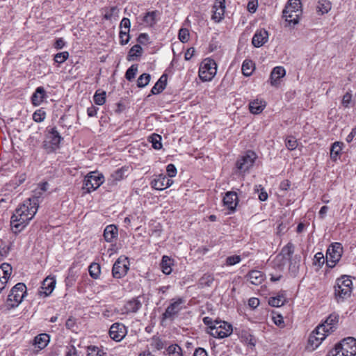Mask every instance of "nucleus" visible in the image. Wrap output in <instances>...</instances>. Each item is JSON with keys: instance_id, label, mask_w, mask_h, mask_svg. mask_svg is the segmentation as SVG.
Here are the masks:
<instances>
[{"instance_id": "obj_1", "label": "nucleus", "mask_w": 356, "mask_h": 356, "mask_svg": "<svg viewBox=\"0 0 356 356\" xmlns=\"http://www.w3.org/2000/svg\"><path fill=\"white\" fill-rule=\"evenodd\" d=\"M40 203V196L33 195L18 206L13 214L10 225L15 234L22 232L36 214Z\"/></svg>"}, {"instance_id": "obj_2", "label": "nucleus", "mask_w": 356, "mask_h": 356, "mask_svg": "<svg viewBox=\"0 0 356 356\" xmlns=\"http://www.w3.org/2000/svg\"><path fill=\"white\" fill-rule=\"evenodd\" d=\"M204 323L208 325L207 332L214 338L223 339L231 335L233 332L232 325L226 321H211L204 318Z\"/></svg>"}, {"instance_id": "obj_3", "label": "nucleus", "mask_w": 356, "mask_h": 356, "mask_svg": "<svg viewBox=\"0 0 356 356\" xmlns=\"http://www.w3.org/2000/svg\"><path fill=\"white\" fill-rule=\"evenodd\" d=\"M334 296L339 302L350 297L353 290V282L348 276L343 275L337 278L334 286Z\"/></svg>"}, {"instance_id": "obj_4", "label": "nucleus", "mask_w": 356, "mask_h": 356, "mask_svg": "<svg viewBox=\"0 0 356 356\" xmlns=\"http://www.w3.org/2000/svg\"><path fill=\"white\" fill-rule=\"evenodd\" d=\"M302 15L300 0H289L283 10V17L289 26L298 24Z\"/></svg>"}, {"instance_id": "obj_5", "label": "nucleus", "mask_w": 356, "mask_h": 356, "mask_svg": "<svg viewBox=\"0 0 356 356\" xmlns=\"http://www.w3.org/2000/svg\"><path fill=\"white\" fill-rule=\"evenodd\" d=\"M332 356H355L356 355V339L348 337L337 344L331 352Z\"/></svg>"}, {"instance_id": "obj_6", "label": "nucleus", "mask_w": 356, "mask_h": 356, "mask_svg": "<svg viewBox=\"0 0 356 356\" xmlns=\"http://www.w3.org/2000/svg\"><path fill=\"white\" fill-rule=\"evenodd\" d=\"M27 293L26 286L22 282L16 284L8 296L6 304L9 308L17 307Z\"/></svg>"}, {"instance_id": "obj_7", "label": "nucleus", "mask_w": 356, "mask_h": 356, "mask_svg": "<svg viewBox=\"0 0 356 356\" xmlns=\"http://www.w3.org/2000/svg\"><path fill=\"white\" fill-rule=\"evenodd\" d=\"M217 72V64L213 59L204 58L200 65L198 75L202 81H210Z\"/></svg>"}, {"instance_id": "obj_8", "label": "nucleus", "mask_w": 356, "mask_h": 356, "mask_svg": "<svg viewBox=\"0 0 356 356\" xmlns=\"http://www.w3.org/2000/svg\"><path fill=\"white\" fill-rule=\"evenodd\" d=\"M62 137L56 127H52L48 132L46 139L44 141L43 147L47 152L51 153L59 147Z\"/></svg>"}, {"instance_id": "obj_9", "label": "nucleus", "mask_w": 356, "mask_h": 356, "mask_svg": "<svg viewBox=\"0 0 356 356\" xmlns=\"http://www.w3.org/2000/svg\"><path fill=\"white\" fill-rule=\"evenodd\" d=\"M104 181V177L102 174L91 172L85 177L82 188L86 192L90 193L99 188Z\"/></svg>"}, {"instance_id": "obj_10", "label": "nucleus", "mask_w": 356, "mask_h": 356, "mask_svg": "<svg viewBox=\"0 0 356 356\" xmlns=\"http://www.w3.org/2000/svg\"><path fill=\"white\" fill-rule=\"evenodd\" d=\"M343 253V247L339 243H332L326 253V264L329 268H333L340 260Z\"/></svg>"}, {"instance_id": "obj_11", "label": "nucleus", "mask_w": 356, "mask_h": 356, "mask_svg": "<svg viewBox=\"0 0 356 356\" xmlns=\"http://www.w3.org/2000/svg\"><path fill=\"white\" fill-rule=\"evenodd\" d=\"M185 300L182 298H173L170 300V305L163 314L164 319H172L185 308Z\"/></svg>"}, {"instance_id": "obj_12", "label": "nucleus", "mask_w": 356, "mask_h": 356, "mask_svg": "<svg viewBox=\"0 0 356 356\" xmlns=\"http://www.w3.org/2000/svg\"><path fill=\"white\" fill-rule=\"evenodd\" d=\"M257 154L252 151H247L236 163V168L241 172H248L254 165L257 159Z\"/></svg>"}, {"instance_id": "obj_13", "label": "nucleus", "mask_w": 356, "mask_h": 356, "mask_svg": "<svg viewBox=\"0 0 356 356\" xmlns=\"http://www.w3.org/2000/svg\"><path fill=\"white\" fill-rule=\"evenodd\" d=\"M159 15L158 10L147 11L137 17L138 26L143 28L153 27L158 22Z\"/></svg>"}, {"instance_id": "obj_14", "label": "nucleus", "mask_w": 356, "mask_h": 356, "mask_svg": "<svg viewBox=\"0 0 356 356\" xmlns=\"http://www.w3.org/2000/svg\"><path fill=\"white\" fill-rule=\"evenodd\" d=\"M327 335L328 334L324 332V328L322 326H317L309 337L307 348L312 350H314Z\"/></svg>"}, {"instance_id": "obj_15", "label": "nucleus", "mask_w": 356, "mask_h": 356, "mask_svg": "<svg viewBox=\"0 0 356 356\" xmlns=\"http://www.w3.org/2000/svg\"><path fill=\"white\" fill-rule=\"evenodd\" d=\"M129 261L128 258L124 256L120 257L115 262L112 269L114 277L120 278L125 275L129 270Z\"/></svg>"}, {"instance_id": "obj_16", "label": "nucleus", "mask_w": 356, "mask_h": 356, "mask_svg": "<svg viewBox=\"0 0 356 356\" xmlns=\"http://www.w3.org/2000/svg\"><path fill=\"white\" fill-rule=\"evenodd\" d=\"M223 205L229 211V213L234 212L238 204V197L236 192L228 191L222 199Z\"/></svg>"}, {"instance_id": "obj_17", "label": "nucleus", "mask_w": 356, "mask_h": 356, "mask_svg": "<svg viewBox=\"0 0 356 356\" xmlns=\"http://www.w3.org/2000/svg\"><path fill=\"white\" fill-rule=\"evenodd\" d=\"M126 334V327L122 323H115L111 326L109 330L110 337L115 341H121Z\"/></svg>"}, {"instance_id": "obj_18", "label": "nucleus", "mask_w": 356, "mask_h": 356, "mask_svg": "<svg viewBox=\"0 0 356 356\" xmlns=\"http://www.w3.org/2000/svg\"><path fill=\"white\" fill-rule=\"evenodd\" d=\"M173 184V181L168 178L165 175L160 174L152 181L151 186L156 190H163L170 187Z\"/></svg>"}, {"instance_id": "obj_19", "label": "nucleus", "mask_w": 356, "mask_h": 356, "mask_svg": "<svg viewBox=\"0 0 356 356\" xmlns=\"http://www.w3.org/2000/svg\"><path fill=\"white\" fill-rule=\"evenodd\" d=\"M12 273V267L4 263L0 266V293L5 289Z\"/></svg>"}, {"instance_id": "obj_20", "label": "nucleus", "mask_w": 356, "mask_h": 356, "mask_svg": "<svg viewBox=\"0 0 356 356\" xmlns=\"http://www.w3.org/2000/svg\"><path fill=\"white\" fill-rule=\"evenodd\" d=\"M339 319V316L338 314L335 313L331 314L326 320L318 326H322L324 328V332L329 334L336 329Z\"/></svg>"}, {"instance_id": "obj_21", "label": "nucleus", "mask_w": 356, "mask_h": 356, "mask_svg": "<svg viewBox=\"0 0 356 356\" xmlns=\"http://www.w3.org/2000/svg\"><path fill=\"white\" fill-rule=\"evenodd\" d=\"M268 39V33L264 29H259L254 33L252 43L256 47H259L264 45Z\"/></svg>"}, {"instance_id": "obj_22", "label": "nucleus", "mask_w": 356, "mask_h": 356, "mask_svg": "<svg viewBox=\"0 0 356 356\" xmlns=\"http://www.w3.org/2000/svg\"><path fill=\"white\" fill-rule=\"evenodd\" d=\"M248 281L254 285L261 284L265 280V274L258 270H252L246 275Z\"/></svg>"}, {"instance_id": "obj_23", "label": "nucleus", "mask_w": 356, "mask_h": 356, "mask_svg": "<svg viewBox=\"0 0 356 356\" xmlns=\"http://www.w3.org/2000/svg\"><path fill=\"white\" fill-rule=\"evenodd\" d=\"M286 71L283 67L277 66L273 68L270 73V84L276 86L280 83V79L285 76Z\"/></svg>"}, {"instance_id": "obj_24", "label": "nucleus", "mask_w": 356, "mask_h": 356, "mask_svg": "<svg viewBox=\"0 0 356 356\" xmlns=\"http://www.w3.org/2000/svg\"><path fill=\"white\" fill-rule=\"evenodd\" d=\"M119 13L120 9L116 6L104 8L102 9L103 17L106 20H117L118 19Z\"/></svg>"}, {"instance_id": "obj_25", "label": "nucleus", "mask_w": 356, "mask_h": 356, "mask_svg": "<svg viewBox=\"0 0 356 356\" xmlns=\"http://www.w3.org/2000/svg\"><path fill=\"white\" fill-rule=\"evenodd\" d=\"M138 44H135V57L140 56L143 53V48L140 45L147 46L149 43V37L147 33H140L137 38Z\"/></svg>"}, {"instance_id": "obj_26", "label": "nucleus", "mask_w": 356, "mask_h": 356, "mask_svg": "<svg viewBox=\"0 0 356 356\" xmlns=\"http://www.w3.org/2000/svg\"><path fill=\"white\" fill-rule=\"evenodd\" d=\"M55 285L56 280L54 278L49 277H46L42 283V291H40V293H44L45 296H49L54 291Z\"/></svg>"}, {"instance_id": "obj_27", "label": "nucleus", "mask_w": 356, "mask_h": 356, "mask_svg": "<svg viewBox=\"0 0 356 356\" xmlns=\"http://www.w3.org/2000/svg\"><path fill=\"white\" fill-rule=\"evenodd\" d=\"M46 97V91L42 86L38 87L31 97V102L34 106H39Z\"/></svg>"}, {"instance_id": "obj_28", "label": "nucleus", "mask_w": 356, "mask_h": 356, "mask_svg": "<svg viewBox=\"0 0 356 356\" xmlns=\"http://www.w3.org/2000/svg\"><path fill=\"white\" fill-rule=\"evenodd\" d=\"M266 106V104L265 101L257 99L250 102L249 109L250 113L253 114H259L263 111Z\"/></svg>"}, {"instance_id": "obj_29", "label": "nucleus", "mask_w": 356, "mask_h": 356, "mask_svg": "<svg viewBox=\"0 0 356 356\" xmlns=\"http://www.w3.org/2000/svg\"><path fill=\"white\" fill-rule=\"evenodd\" d=\"M174 264V260L167 255H163L161 259L160 267L162 272L165 275H170L172 273V266Z\"/></svg>"}, {"instance_id": "obj_30", "label": "nucleus", "mask_w": 356, "mask_h": 356, "mask_svg": "<svg viewBox=\"0 0 356 356\" xmlns=\"http://www.w3.org/2000/svg\"><path fill=\"white\" fill-rule=\"evenodd\" d=\"M332 8V3L328 0H319L316 6V13L323 15L327 13Z\"/></svg>"}, {"instance_id": "obj_31", "label": "nucleus", "mask_w": 356, "mask_h": 356, "mask_svg": "<svg viewBox=\"0 0 356 356\" xmlns=\"http://www.w3.org/2000/svg\"><path fill=\"white\" fill-rule=\"evenodd\" d=\"M164 354L168 356H184L182 348L177 343H172L166 347Z\"/></svg>"}, {"instance_id": "obj_32", "label": "nucleus", "mask_w": 356, "mask_h": 356, "mask_svg": "<svg viewBox=\"0 0 356 356\" xmlns=\"http://www.w3.org/2000/svg\"><path fill=\"white\" fill-rule=\"evenodd\" d=\"M50 340L49 335L47 334H40L34 339V344L40 350L44 348Z\"/></svg>"}, {"instance_id": "obj_33", "label": "nucleus", "mask_w": 356, "mask_h": 356, "mask_svg": "<svg viewBox=\"0 0 356 356\" xmlns=\"http://www.w3.org/2000/svg\"><path fill=\"white\" fill-rule=\"evenodd\" d=\"M118 235L117 227L114 225H110L106 227L104 232V237L107 242H111Z\"/></svg>"}, {"instance_id": "obj_34", "label": "nucleus", "mask_w": 356, "mask_h": 356, "mask_svg": "<svg viewBox=\"0 0 356 356\" xmlns=\"http://www.w3.org/2000/svg\"><path fill=\"white\" fill-rule=\"evenodd\" d=\"M343 145V143L338 141L332 144L330 149V158L332 161H337L340 156Z\"/></svg>"}, {"instance_id": "obj_35", "label": "nucleus", "mask_w": 356, "mask_h": 356, "mask_svg": "<svg viewBox=\"0 0 356 356\" xmlns=\"http://www.w3.org/2000/svg\"><path fill=\"white\" fill-rule=\"evenodd\" d=\"M166 86V76L163 75L159 79V81L154 84L151 90V92L153 95L159 94L165 88Z\"/></svg>"}, {"instance_id": "obj_36", "label": "nucleus", "mask_w": 356, "mask_h": 356, "mask_svg": "<svg viewBox=\"0 0 356 356\" xmlns=\"http://www.w3.org/2000/svg\"><path fill=\"white\" fill-rule=\"evenodd\" d=\"M241 340L245 343L248 346H250L251 348H254L256 343V337L248 331H243L241 334Z\"/></svg>"}, {"instance_id": "obj_37", "label": "nucleus", "mask_w": 356, "mask_h": 356, "mask_svg": "<svg viewBox=\"0 0 356 356\" xmlns=\"http://www.w3.org/2000/svg\"><path fill=\"white\" fill-rule=\"evenodd\" d=\"M255 69L254 63L251 60H245L242 64V73L245 76H250Z\"/></svg>"}, {"instance_id": "obj_38", "label": "nucleus", "mask_w": 356, "mask_h": 356, "mask_svg": "<svg viewBox=\"0 0 356 356\" xmlns=\"http://www.w3.org/2000/svg\"><path fill=\"white\" fill-rule=\"evenodd\" d=\"M293 252H294V245H293L292 243L289 242L285 246H284L282 248V251H281V254L286 259L291 261Z\"/></svg>"}, {"instance_id": "obj_39", "label": "nucleus", "mask_w": 356, "mask_h": 356, "mask_svg": "<svg viewBox=\"0 0 356 356\" xmlns=\"http://www.w3.org/2000/svg\"><path fill=\"white\" fill-rule=\"evenodd\" d=\"M148 140L152 143V146L155 149L162 148L161 136L159 134H153L149 137Z\"/></svg>"}, {"instance_id": "obj_40", "label": "nucleus", "mask_w": 356, "mask_h": 356, "mask_svg": "<svg viewBox=\"0 0 356 356\" xmlns=\"http://www.w3.org/2000/svg\"><path fill=\"white\" fill-rule=\"evenodd\" d=\"M285 302V298L283 295H278L275 297H271L268 300V303L272 307H281L282 306Z\"/></svg>"}, {"instance_id": "obj_41", "label": "nucleus", "mask_w": 356, "mask_h": 356, "mask_svg": "<svg viewBox=\"0 0 356 356\" xmlns=\"http://www.w3.org/2000/svg\"><path fill=\"white\" fill-rule=\"evenodd\" d=\"M298 143L297 139L293 136H288L285 139V146L290 150H294L297 148Z\"/></svg>"}, {"instance_id": "obj_42", "label": "nucleus", "mask_w": 356, "mask_h": 356, "mask_svg": "<svg viewBox=\"0 0 356 356\" xmlns=\"http://www.w3.org/2000/svg\"><path fill=\"white\" fill-rule=\"evenodd\" d=\"M89 274L90 275L94 278L97 279L99 277L100 273H101V268L99 264L97 263H92L88 268Z\"/></svg>"}, {"instance_id": "obj_43", "label": "nucleus", "mask_w": 356, "mask_h": 356, "mask_svg": "<svg viewBox=\"0 0 356 356\" xmlns=\"http://www.w3.org/2000/svg\"><path fill=\"white\" fill-rule=\"evenodd\" d=\"M214 281V276L211 273H205L200 278V282L202 285L210 286Z\"/></svg>"}, {"instance_id": "obj_44", "label": "nucleus", "mask_w": 356, "mask_h": 356, "mask_svg": "<svg viewBox=\"0 0 356 356\" xmlns=\"http://www.w3.org/2000/svg\"><path fill=\"white\" fill-rule=\"evenodd\" d=\"M94 102L97 105H103L106 101V92L104 91H96L93 97Z\"/></svg>"}, {"instance_id": "obj_45", "label": "nucleus", "mask_w": 356, "mask_h": 356, "mask_svg": "<svg viewBox=\"0 0 356 356\" xmlns=\"http://www.w3.org/2000/svg\"><path fill=\"white\" fill-rule=\"evenodd\" d=\"M179 40L185 43L187 42L190 39L189 30L186 28H181L179 31L178 33Z\"/></svg>"}, {"instance_id": "obj_46", "label": "nucleus", "mask_w": 356, "mask_h": 356, "mask_svg": "<svg viewBox=\"0 0 356 356\" xmlns=\"http://www.w3.org/2000/svg\"><path fill=\"white\" fill-rule=\"evenodd\" d=\"M104 353L99 348L90 346L88 347L87 356H104Z\"/></svg>"}, {"instance_id": "obj_47", "label": "nucleus", "mask_w": 356, "mask_h": 356, "mask_svg": "<svg viewBox=\"0 0 356 356\" xmlns=\"http://www.w3.org/2000/svg\"><path fill=\"white\" fill-rule=\"evenodd\" d=\"M225 9L213 8L212 19L216 22H220L224 16Z\"/></svg>"}, {"instance_id": "obj_48", "label": "nucleus", "mask_w": 356, "mask_h": 356, "mask_svg": "<svg viewBox=\"0 0 356 356\" xmlns=\"http://www.w3.org/2000/svg\"><path fill=\"white\" fill-rule=\"evenodd\" d=\"M150 81V75L148 74H143L137 80V86L140 88L147 86Z\"/></svg>"}, {"instance_id": "obj_49", "label": "nucleus", "mask_w": 356, "mask_h": 356, "mask_svg": "<svg viewBox=\"0 0 356 356\" xmlns=\"http://www.w3.org/2000/svg\"><path fill=\"white\" fill-rule=\"evenodd\" d=\"M46 117V113L42 108L35 111L33 114V120L36 122H42Z\"/></svg>"}, {"instance_id": "obj_50", "label": "nucleus", "mask_w": 356, "mask_h": 356, "mask_svg": "<svg viewBox=\"0 0 356 356\" xmlns=\"http://www.w3.org/2000/svg\"><path fill=\"white\" fill-rule=\"evenodd\" d=\"M69 57L67 51H63L58 53L54 56V61L57 63L61 64L64 63Z\"/></svg>"}, {"instance_id": "obj_51", "label": "nucleus", "mask_w": 356, "mask_h": 356, "mask_svg": "<svg viewBox=\"0 0 356 356\" xmlns=\"http://www.w3.org/2000/svg\"><path fill=\"white\" fill-rule=\"evenodd\" d=\"M324 262H325V258H324L323 254L321 252H317L314 255L313 264L315 266H318V267H321L322 265L324 264Z\"/></svg>"}, {"instance_id": "obj_52", "label": "nucleus", "mask_w": 356, "mask_h": 356, "mask_svg": "<svg viewBox=\"0 0 356 356\" xmlns=\"http://www.w3.org/2000/svg\"><path fill=\"white\" fill-rule=\"evenodd\" d=\"M120 38L122 44H127L130 39L129 31H125L124 29H120Z\"/></svg>"}, {"instance_id": "obj_53", "label": "nucleus", "mask_w": 356, "mask_h": 356, "mask_svg": "<svg viewBox=\"0 0 356 356\" xmlns=\"http://www.w3.org/2000/svg\"><path fill=\"white\" fill-rule=\"evenodd\" d=\"M241 257L238 255L229 256L226 259L225 264L227 266H233L241 261Z\"/></svg>"}, {"instance_id": "obj_54", "label": "nucleus", "mask_w": 356, "mask_h": 356, "mask_svg": "<svg viewBox=\"0 0 356 356\" xmlns=\"http://www.w3.org/2000/svg\"><path fill=\"white\" fill-rule=\"evenodd\" d=\"M273 323L278 327L282 328L285 326L283 317L280 314H275L273 316Z\"/></svg>"}, {"instance_id": "obj_55", "label": "nucleus", "mask_w": 356, "mask_h": 356, "mask_svg": "<svg viewBox=\"0 0 356 356\" xmlns=\"http://www.w3.org/2000/svg\"><path fill=\"white\" fill-rule=\"evenodd\" d=\"M351 100H352V94L350 92H347L343 96L341 104L345 108H347L349 106V104H350Z\"/></svg>"}, {"instance_id": "obj_56", "label": "nucleus", "mask_w": 356, "mask_h": 356, "mask_svg": "<svg viewBox=\"0 0 356 356\" xmlns=\"http://www.w3.org/2000/svg\"><path fill=\"white\" fill-rule=\"evenodd\" d=\"M167 175L169 177H174L177 175V168L174 164L170 163L166 167Z\"/></svg>"}, {"instance_id": "obj_57", "label": "nucleus", "mask_w": 356, "mask_h": 356, "mask_svg": "<svg viewBox=\"0 0 356 356\" xmlns=\"http://www.w3.org/2000/svg\"><path fill=\"white\" fill-rule=\"evenodd\" d=\"M257 0H250L248 3L247 8L250 13H254L257 10Z\"/></svg>"}, {"instance_id": "obj_58", "label": "nucleus", "mask_w": 356, "mask_h": 356, "mask_svg": "<svg viewBox=\"0 0 356 356\" xmlns=\"http://www.w3.org/2000/svg\"><path fill=\"white\" fill-rule=\"evenodd\" d=\"M131 22L127 18H123L120 23V29H124L125 31H130Z\"/></svg>"}, {"instance_id": "obj_59", "label": "nucleus", "mask_w": 356, "mask_h": 356, "mask_svg": "<svg viewBox=\"0 0 356 356\" xmlns=\"http://www.w3.org/2000/svg\"><path fill=\"white\" fill-rule=\"evenodd\" d=\"M67 348V350L66 352L65 356H78L77 350L74 346H70Z\"/></svg>"}, {"instance_id": "obj_60", "label": "nucleus", "mask_w": 356, "mask_h": 356, "mask_svg": "<svg viewBox=\"0 0 356 356\" xmlns=\"http://www.w3.org/2000/svg\"><path fill=\"white\" fill-rule=\"evenodd\" d=\"M126 79L131 81L134 79V65H131L125 74Z\"/></svg>"}, {"instance_id": "obj_61", "label": "nucleus", "mask_w": 356, "mask_h": 356, "mask_svg": "<svg viewBox=\"0 0 356 356\" xmlns=\"http://www.w3.org/2000/svg\"><path fill=\"white\" fill-rule=\"evenodd\" d=\"M193 356H209L207 352L202 348H197L195 350Z\"/></svg>"}, {"instance_id": "obj_62", "label": "nucleus", "mask_w": 356, "mask_h": 356, "mask_svg": "<svg viewBox=\"0 0 356 356\" xmlns=\"http://www.w3.org/2000/svg\"><path fill=\"white\" fill-rule=\"evenodd\" d=\"M259 305V300L257 298H251L248 300V305L253 309L257 307Z\"/></svg>"}, {"instance_id": "obj_63", "label": "nucleus", "mask_w": 356, "mask_h": 356, "mask_svg": "<svg viewBox=\"0 0 356 356\" xmlns=\"http://www.w3.org/2000/svg\"><path fill=\"white\" fill-rule=\"evenodd\" d=\"M98 108L91 105V106L88 107L87 109V114L89 117H94L97 115Z\"/></svg>"}, {"instance_id": "obj_64", "label": "nucleus", "mask_w": 356, "mask_h": 356, "mask_svg": "<svg viewBox=\"0 0 356 356\" xmlns=\"http://www.w3.org/2000/svg\"><path fill=\"white\" fill-rule=\"evenodd\" d=\"M65 42L63 38H58L56 40V42L54 44V48H56L57 49H60L65 46Z\"/></svg>"}]
</instances>
